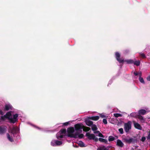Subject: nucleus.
Returning <instances> with one entry per match:
<instances>
[{
	"instance_id": "nucleus-48",
	"label": "nucleus",
	"mask_w": 150,
	"mask_h": 150,
	"mask_svg": "<svg viewBox=\"0 0 150 150\" xmlns=\"http://www.w3.org/2000/svg\"><path fill=\"white\" fill-rule=\"evenodd\" d=\"M134 78H135V79H136V78H136V77L135 78V77H134Z\"/></svg>"
},
{
	"instance_id": "nucleus-29",
	"label": "nucleus",
	"mask_w": 150,
	"mask_h": 150,
	"mask_svg": "<svg viewBox=\"0 0 150 150\" xmlns=\"http://www.w3.org/2000/svg\"><path fill=\"white\" fill-rule=\"evenodd\" d=\"M78 144L81 147H84V144L83 142L82 141H79Z\"/></svg>"
},
{
	"instance_id": "nucleus-24",
	"label": "nucleus",
	"mask_w": 150,
	"mask_h": 150,
	"mask_svg": "<svg viewBox=\"0 0 150 150\" xmlns=\"http://www.w3.org/2000/svg\"><path fill=\"white\" fill-rule=\"evenodd\" d=\"M142 74L140 73V76L139 77V80L140 82L142 84H144L145 83V81L142 77H141Z\"/></svg>"
},
{
	"instance_id": "nucleus-13",
	"label": "nucleus",
	"mask_w": 150,
	"mask_h": 150,
	"mask_svg": "<svg viewBox=\"0 0 150 150\" xmlns=\"http://www.w3.org/2000/svg\"><path fill=\"white\" fill-rule=\"evenodd\" d=\"M4 115L6 116V118L8 119L10 121L12 117L11 112H8Z\"/></svg>"
},
{
	"instance_id": "nucleus-5",
	"label": "nucleus",
	"mask_w": 150,
	"mask_h": 150,
	"mask_svg": "<svg viewBox=\"0 0 150 150\" xmlns=\"http://www.w3.org/2000/svg\"><path fill=\"white\" fill-rule=\"evenodd\" d=\"M7 127L6 126H0V135H2L5 134L7 131Z\"/></svg>"
},
{
	"instance_id": "nucleus-31",
	"label": "nucleus",
	"mask_w": 150,
	"mask_h": 150,
	"mask_svg": "<svg viewBox=\"0 0 150 150\" xmlns=\"http://www.w3.org/2000/svg\"><path fill=\"white\" fill-rule=\"evenodd\" d=\"M140 73L142 74V73L141 72H134V75L135 76H137L138 75H139V76H140Z\"/></svg>"
},
{
	"instance_id": "nucleus-38",
	"label": "nucleus",
	"mask_w": 150,
	"mask_h": 150,
	"mask_svg": "<svg viewBox=\"0 0 150 150\" xmlns=\"http://www.w3.org/2000/svg\"><path fill=\"white\" fill-rule=\"evenodd\" d=\"M146 139V138L145 137H142V138L141 140L142 142H144L145 141V140Z\"/></svg>"
},
{
	"instance_id": "nucleus-36",
	"label": "nucleus",
	"mask_w": 150,
	"mask_h": 150,
	"mask_svg": "<svg viewBox=\"0 0 150 150\" xmlns=\"http://www.w3.org/2000/svg\"><path fill=\"white\" fill-rule=\"evenodd\" d=\"M100 117L102 118L106 117V115L103 113L100 114Z\"/></svg>"
},
{
	"instance_id": "nucleus-39",
	"label": "nucleus",
	"mask_w": 150,
	"mask_h": 150,
	"mask_svg": "<svg viewBox=\"0 0 150 150\" xmlns=\"http://www.w3.org/2000/svg\"><path fill=\"white\" fill-rule=\"evenodd\" d=\"M69 122H67L65 123H63V125H65V126H67V125L69 124Z\"/></svg>"
},
{
	"instance_id": "nucleus-7",
	"label": "nucleus",
	"mask_w": 150,
	"mask_h": 150,
	"mask_svg": "<svg viewBox=\"0 0 150 150\" xmlns=\"http://www.w3.org/2000/svg\"><path fill=\"white\" fill-rule=\"evenodd\" d=\"M115 57L117 61L120 63H123L124 62V60L120 58V54L118 52H116L115 54Z\"/></svg>"
},
{
	"instance_id": "nucleus-19",
	"label": "nucleus",
	"mask_w": 150,
	"mask_h": 150,
	"mask_svg": "<svg viewBox=\"0 0 150 150\" xmlns=\"http://www.w3.org/2000/svg\"><path fill=\"white\" fill-rule=\"evenodd\" d=\"M125 141L129 143H130L134 141V139L132 138H125Z\"/></svg>"
},
{
	"instance_id": "nucleus-28",
	"label": "nucleus",
	"mask_w": 150,
	"mask_h": 150,
	"mask_svg": "<svg viewBox=\"0 0 150 150\" xmlns=\"http://www.w3.org/2000/svg\"><path fill=\"white\" fill-rule=\"evenodd\" d=\"M115 139V137L112 136H110L108 138V140L109 142L112 141L114 140Z\"/></svg>"
},
{
	"instance_id": "nucleus-8",
	"label": "nucleus",
	"mask_w": 150,
	"mask_h": 150,
	"mask_svg": "<svg viewBox=\"0 0 150 150\" xmlns=\"http://www.w3.org/2000/svg\"><path fill=\"white\" fill-rule=\"evenodd\" d=\"M145 110L144 109H141L139 110L138 111V113L139 115H144L146 113V112H149L150 111L147 108H145Z\"/></svg>"
},
{
	"instance_id": "nucleus-25",
	"label": "nucleus",
	"mask_w": 150,
	"mask_h": 150,
	"mask_svg": "<svg viewBox=\"0 0 150 150\" xmlns=\"http://www.w3.org/2000/svg\"><path fill=\"white\" fill-rule=\"evenodd\" d=\"M99 140L100 142L105 143V144H108V141L106 139L102 138H99Z\"/></svg>"
},
{
	"instance_id": "nucleus-41",
	"label": "nucleus",
	"mask_w": 150,
	"mask_h": 150,
	"mask_svg": "<svg viewBox=\"0 0 150 150\" xmlns=\"http://www.w3.org/2000/svg\"><path fill=\"white\" fill-rule=\"evenodd\" d=\"M89 128L85 126V132H86L87 131H88V129H89Z\"/></svg>"
},
{
	"instance_id": "nucleus-47",
	"label": "nucleus",
	"mask_w": 150,
	"mask_h": 150,
	"mask_svg": "<svg viewBox=\"0 0 150 150\" xmlns=\"http://www.w3.org/2000/svg\"><path fill=\"white\" fill-rule=\"evenodd\" d=\"M109 82H110V83H112V82H111V81H110Z\"/></svg>"
},
{
	"instance_id": "nucleus-18",
	"label": "nucleus",
	"mask_w": 150,
	"mask_h": 150,
	"mask_svg": "<svg viewBox=\"0 0 150 150\" xmlns=\"http://www.w3.org/2000/svg\"><path fill=\"white\" fill-rule=\"evenodd\" d=\"M88 118L91 120L96 121L98 120L99 118V117L98 116H92V117H89Z\"/></svg>"
},
{
	"instance_id": "nucleus-32",
	"label": "nucleus",
	"mask_w": 150,
	"mask_h": 150,
	"mask_svg": "<svg viewBox=\"0 0 150 150\" xmlns=\"http://www.w3.org/2000/svg\"><path fill=\"white\" fill-rule=\"evenodd\" d=\"M118 131L121 134H123L124 133L123 129L122 128H120L118 129Z\"/></svg>"
},
{
	"instance_id": "nucleus-6",
	"label": "nucleus",
	"mask_w": 150,
	"mask_h": 150,
	"mask_svg": "<svg viewBox=\"0 0 150 150\" xmlns=\"http://www.w3.org/2000/svg\"><path fill=\"white\" fill-rule=\"evenodd\" d=\"M18 114H16L14 115L13 116V117H11L10 122L11 123H14L15 122L18 120Z\"/></svg>"
},
{
	"instance_id": "nucleus-45",
	"label": "nucleus",
	"mask_w": 150,
	"mask_h": 150,
	"mask_svg": "<svg viewBox=\"0 0 150 150\" xmlns=\"http://www.w3.org/2000/svg\"><path fill=\"white\" fill-rule=\"evenodd\" d=\"M73 146H74V147H77V146H75L74 145V144H73Z\"/></svg>"
},
{
	"instance_id": "nucleus-9",
	"label": "nucleus",
	"mask_w": 150,
	"mask_h": 150,
	"mask_svg": "<svg viewBox=\"0 0 150 150\" xmlns=\"http://www.w3.org/2000/svg\"><path fill=\"white\" fill-rule=\"evenodd\" d=\"M19 129L17 127H14L13 128L12 133L13 134L18 133L19 132Z\"/></svg>"
},
{
	"instance_id": "nucleus-3",
	"label": "nucleus",
	"mask_w": 150,
	"mask_h": 150,
	"mask_svg": "<svg viewBox=\"0 0 150 150\" xmlns=\"http://www.w3.org/2000/svg\"><path fill=\"white\" fill-rule=\"evenodd\" d=\"M63 144L62 141L57 140H53L51 142V145L53 146H56L61 145Z\"/></svg>"
},
{
	"instance_id": "nucleus-17",
	"label": "nucleus",
	"mask_w": 150,
	"mask_h": 150,
	"mask_svg": "<svg viewBox=\"0 0 150 150\" xmlns=\"http://www.w3.org/2000/svg\"><path fill=\"white\" fill-rule=\"evenodd\" d=\"M7 138L8 140L11 142H13L14 141V139L12 136H11L8 133L6 134Z\"/></svg>"
},
{
	"instance_id": "nucleus-30",
	"label": "nucleus",
	"mask_w": 150,
	"mask_h": 150,
	"mask_svg": "<svg viewBox=\"0 0 150 150\" xmlns=\"http://www.w3.org/2000/svg\"><path fill=\"white\" fill-rule=\"evenodd\" d=\"M114 116L116 117H121L122 115L120 113H114Z\"/></svg>"
},
{
	"instance_id": "nucleus-40",
	"label": "nucleus",
	"mask_w": 150,
	"mask_h": 150,
	"mask_svg": "<svg viewBox=\"0 0 150 150\" xmlns=\"http://www.w3.org/2000/svg\"><path fill=\"white\" fill-rule=\"evenodd\" d=\"M146 79L148 81H150V75L147 77Z\"/></svg>"
},
{
	"instance_id": "nucleus-26",
	"label": "nucleus",
	"mask_w": 150,
	"mask_h": 150,
	"mask_svg": "<svg viewBox=\"0 0 150 150\" xmlns=\"http://www.w3.org/2000/svg\"><path fill=\"white\" fill-rule=\"evenodd\" d=\"M124 62H126L128 64H132L134 63V60L132 59H130L124 60Z\"/></svg>"
},
{
	"instance_id": "nucleus-23",
	"label": "nucleus",
	"mask_w": 150,
	"mask_h": 150,
	"mask_svg": "<svg viewBox=\"0 0 150 150\" xmlns=\"http://www.w3.org/2000/svg\"><path fill=\"white\" fill-rule=\"evenodd\" d=\"M91 129L94 132H96V130L98 128L96 126L95 124H93L91 126Z\"/></svg>"
},
{
	"instance_id": "nucleus-20",
	"label": "nucleus",
	"mask_w": 150,
	"mask_h": 150,
	"mask_svg": "<svg viewBox=\"0 0 150 150\" xmlns=\"http://www.w3.org/2000/svg\"><path fill=\"white\" fill-rule=\"evenodd\" d=\"M94 133L96 134V135L98 137H104V136L102 134L100 133L99 131H97L96 132H94Z\"/></svg>"
},
{
	"instance_id": "nucleus-44",
	"label": "nucleus",
	"mask_w": 150,
	"mask_h": 150,
	"mask_svg": "<svg viewBox=\"0 0 150 150\" xmlns=\"http://www.w3.org/2000/svg\"><path fill=\"white\" fill-rule=\"evenodd\" d=\"M37 128H38V129H40V128L38 127H36Z\"/></svg>"
},
{
	"instance_id": "nucleus-43",
	"label": "nucleus",
	"mask_w": 150,
	"mask_h": 150,
	"mask_svg": "<svg viewBox=\"0 0 150 150\" xmlns=\"http://www.w3.org/2000/svg\"><path fill=\"white\" fill-rule=\"evenodd\" d=\"M0 113L1 115H3V112L1 110H0Z\"/></svg>"
},
{
	"instance_id": "nucleus-12",
	"label": "nucleus",
	"mask_w": 150,
	"mask_h": 150,
	"mask_svg": "<svg viewBox=\"0 0 150 150\" xmlns=\"http://www.w3.org/2000/svg\"><path fill=\"white\" fill-rule=\"evenodd\" d=\"M116 145L119 147H122L124 146V144L120 140L117 139V140Z\"/></svg>"
},
{
	"instance_id": "nucleus-27",
	"label": "nucleus",
	"mask_w": 150,
	"mask_h": 150,
	"mask_svg": "<svg viewBox=\"0 0 150 150\" xmlns=\"http://www.w3.org/2000/svg\"><path fill=\"white\" fill-rule=\"evenodd\" d=\"M140 62L139 60L134 61V64L137 66H139L140 65Z\"/></svg>"
},
{
	"instance_id": "nucleus-11",
	"label": "nucleus",
	"mask_w": 150,
	"mask_h": 150,
	"mask_svg": "<svg viewBox=\"0 0 150 150\" xmlns=\"http://www.w3.org/2000/svg\"><path fill=\"white\" fill-rule=\"evenodd\" d=\"M110 147L103 146H100L97 150H109Z\"/></svg>"
},
{
	"instance_id": "nucleus-1",
	"label": "nucleus",
	"mask_w": 150,
	"mask_h": 150,
	"mask_svg": "<svg viewBox=\"0 0 150 150\" xmlns=\"http://www.w3.org/2000/svg\"><path fill=\"white\" fill-rule=\"evenodd\" d=\"M83 129L84 131V129L83 128L81 124H77L75 125L74 128L70 127L67 129V136L75 138L81 139L83 136V134H81Z\"/></svg>"
},
{
	"instance_id": "nucleus-42",
	"label": "nucleus",
	"mask_w": 150,
	"mask_h": 150,
	"mask_svg": "<svg viewBox=\"0 0 150 150\" xmlns=\"http://www.w3.org/2000/svg\"><path fill=\"white\" fill-rule=\"evenodd\" d=\"M147 138L149 139H150V132L148 135V137H147Z\"/></svg>"
},
{
	"instance_id": "nucleus-35",
	"label": "nucleus",
	"mask_w": 150,
	"mask_h": 150,
	"mask_svg": "<svg viewBox=\"0 0 150 150\" xmlns=\"http://www.w3.org/2000/svg\"><path fill=\"white\" fill-rule=\"evenodd\" d=\"M93 139L95 142H97L98 140V139L97 138L95 137L94 135Z\"/></svg>"
},
{
	"instance_id": "nucleus-37",
	"label": "nucleus",
	"mask_w": 150,
	"mask_h": 150,
	"mask_svg": "<svg viewBox=\"0 0 150 150\" xmlns=\"http://www.w3.org/2000/svg\"><path fill=\"white\" fill-rule=\"evenodd\" d=\"M140 54L141 56L143 58L145 57V55L144 53H140Z\"/></svg>"
},
{
	"instance_id": "nucleus-2",
	"label": "nucleus",
	"mask_w": 150,
	"mask_h": 150,
	"mask_svg": "<svg viewBox=\"0 0 150 150\" xmlns=\"http://www.w3.org/2000/svg\"><path fill=\"white\" fill-rule=\"evenodd\" d=\"M67 134L66 130V129H62L56 134L57 138L59 139L63 138Z\"/></svg>"
},
{
	"instance_id": "nucleus-34",
	"label": "nucleus",
	"mask_w": 150,
	"mask_h": 150,
	"mask_svg": "<svg viewBox=\"0 0 150 150\" xmlns=\"http://www.w3.org/2000/svg\"><path fill=\"white\" fill-rule=\"evenodd\" d=\"M103 122L105 125L107 124V121L106 119H103Z\"/></svg>"
},
{
	"instance_id": "nucleus-16",
	"label": "nucleus",
	"mask_w": 150,
	"mask_h": 150,
	"mask_svg": "<svg viewBox=\"0 0 150 150\" xmlns=\"http://www.w3.org/2000/svg\"><path fill=\"white\" fill-rule=\"evenodd\" d=\"M128 116L131 117H136L138 116V113L137 112H133L130 115H128Z\"/></svg>"
},
{
	"instance_id": "nucleus-22",
	"label": "nucleus",
	"mask_w": 150,
	"mask_h": 150,
	"mask_svg": "<svg viewBox=\"0 0 150 150\" xmlns=\"http://www.w3.org/2000/svg\"><path fill=\"white\" fill-rule=\"evenodd\" d=\"M138 119L142 123H144L145 122V118L142 116L139 115L138 116Z\"/></svg>"
},
{
	"instance_id": "nucleus-15",
	"label": "nucleus",
	"mask_w": 150,
	"mask_h": 150,
	"mask_svg": "<svg viewBox=\"0 0 150 150\" xmlns=\"http://www.w3.org/2000/svg\"><path fill=\"white\" fill-rule=\"evenodd\" d=\"M94 134H90L89 133H86V136L89 139H93Z\"/></svg>"
},
{
	"instance_id": "nucleus-21",
	"label": "nucleus",
	"mask_w": 150,
	"mask_h": 150,
	"mask_svg": "<svg viewBox=\"0 0 150 150\" xmlns=\"http://www.w3.org/2000/svg\"><path fill=\"white\" fill-rule=\"evenodd\" d=\"M85 123L86 125L90 127H91L93 124L92 121L90 120H85Z\"/></svg>"
},
{
	"instance_id": "nucleus-4",
	"label": "nucleus",
	"mask_w": 150,
	"mask_h": 150,
	"mask_svg": "<svg viewBox=\"0 0 150 150\" xmlns=\"http://www.w3.org/2000/svg\"><path fill=\"white\" fill-rule=\"evenodd\" d=\"M132 122L129 121L127 123H125L124 126V129L126 132H128L131 128Z\"/></svg>"
},
{
	"instance_id": "nucleus-33",
	"label": "nucleus",
	"mask_w": 150,
	"mask_h": 150,
	"mask_svg": "<svg viewBox=\"0 0 150 150\" xmlns=\"http://www.w3.org/2000/svg\"><path fill=\"white\" fill-rule=\"evenodd\" d=\"M0 117V119L1 118V119L3 120V121H4L5 119H6V116H5V115H4V116H1V117Z\"/></svg>"
},
{
	"instance_id": "nucleus-10",
	"label": "nucleus",
	"mask_w": 150,
	"mask_h": 150,
	"mask_svg": "<svg viewBox=\"0 0 150 150\" xmlns=\"http://www.w3.org/2000/svg\"><path fill=\"white\" fill-rule=\"evenodd\" d=\"M133 124L134 127L140 130L142 129V127L138 123L134 121L133 122Z\"/></svg>"
},
{
	"instance_id": "nucleus-14",
	"label": "nucleus",
	"mask_w": 150,
	"mask_h": 150,
	"mask_svg": "<svg viewBox=\"0 0 150 150\" xmlns=\"http://www.w3.org/2000/svg\"><path fill=\"white\" fill-rule=\"evenodd\" d=\"M12 106L9 104H6L5 106V109L6 110H8L9 109L12 110Z\"/></svg>"
},
{
	"instance_id": "nucleus-46",
	"label": "nucleus",
	"mask_w": 150,
	"mask_h": 150,
	"mask_svg": "<svg viewBox=\"0 0 150 150\" xmlns=\"http://www.w3.org/2000/svg\"><path fill=\"white\" fill-rule=\"evenodd\" d=\"M109 83H108V86H109Z\"/></svg>"
}]
</instances>
